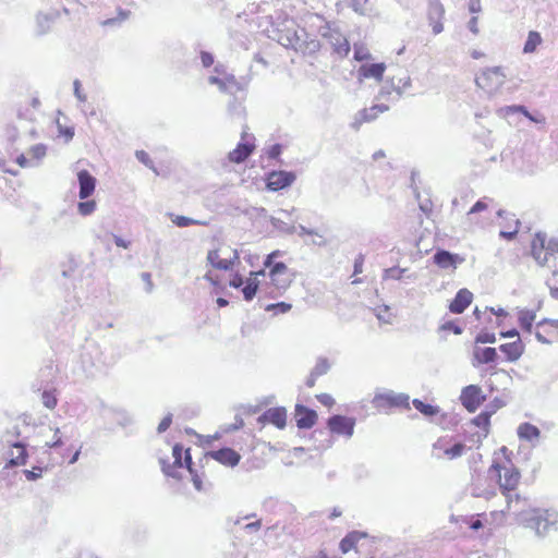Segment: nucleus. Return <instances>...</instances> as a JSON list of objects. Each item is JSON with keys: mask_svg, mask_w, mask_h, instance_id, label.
I'll list each match as a JSON object with an SVG mask.
<instances>
[{"mask_svg": "<svg viewBox=\"0 0 558 558\" xmlns=\"http://www.w3.org/2000/svg\"><path fill=\"white\" fill-rule=\"evenodd\" d=\"M508 465L498 461H493L487 470V476L496 482L500 493L506 498L507 509L511 510L513 506L527 504V498L517 493L521 483V472L515 468L510 458H507Z\"/></svg>", "mask_w": 558, "mask_h": 558, "instance_id": "1", "label": "nucleus"}, {"mask_svg": "<svg viewBox=\"0 0 558 558\" xmlns=\"http://www.w3.org/2000/svg\"><path fill=\"white\" fill-rule=\"evenodd\" d=\"M283 255V251L275 250L267 254L264 259V269H268L266 272L269 280L267 288L270 289V293H284L296 278V271L290 269L283 262L278 260Z\"/></svg>", "mask_w": 558, "mask_h": 558, "instance_id": "2", "label": "nucleus"}, {"mask_svg": "<svg viewBox=\"0 0 558 558\" xmlns=\"http://www.w3.org/2000/svg\"><path fill=\"white\" fill-rule=\"evenodd\" d=\"M172 463L162 462V471L166 475L172 477H179V470L186 468L192 476L193 484L197 490L203 489V477L205 476L204 472L198 474V472L193 468L192 457L190 449H186L183 454V448L181 445L177 444L172 448Z\"/></svg>", "mask_w": 558, "mask_h": 558, "instance_id": "3", "label": "nucleus"}, {"mask_svg": "<svg viewBox=\"0 0 558 558\" xmlns=\"http://www.w3.org/2000/svg\"><path fill=\"white\" fill-rule=\"evenodd\" d=\"M339 548L342 554L355 550L359 554H368L369 556L366 558H383V556L378 555L376 541L368 534L360 531L348 533L340 541Z\"/></svg>", "mask_w": 558, "mask_h": 558, "instance_id": "4", "label": "nucleus"}, {"mask_svg": "<svg viewBox=\"0 0 558 558\" xmlns=\"http://www.w3.org/2000/svg\"><path fill=\"white\" fill-rule=\"evenodd\" d=\"M531 255L539 266H548L558 256V240L536 232L531 240Z\"/></svg>", "mask_w": 558, "mask_h": 558, "instance_id": "5", "label": "nucleus"}, {"mask_svg": "<svg viewBox=\"0 0 558 558\" xmlns=\"http://www.w3.org/2000/svg\"><path fill=\"white\" fill-rule=\"evenodd\" d=\"M373 408L378 412L388 413L393 409L410 410V397L405 393L392 391L379 392L372 399Z\"/></svg>", "mask_w": 558, "mask_h": 558, "instance_id": "6", "label": "nucleus"}, {"mask_svg": "<svg viewBox=\"0 0 558 558\" xmlns=\"http://www.w3.org/2000/svg\"><path fill=\"white\" fill-rule=\"evenodd\" d=\"M280 40L282 41V45L290 47L303 56H314L322 47L317 38L308 37L305 32H302V35H298L296 32H293L292 36L287 35L286 39L281 36Z\"/></svg>", "mask_w": 558, "mask_h": 558, "instance_id": "7", "label": "nucleus"}, {"mask_svg": "<svg viewBox=\"0 0 558 558\" xmlns=\"http://www.w3.org/2000/svg\"><path fill=\"white\" fill-rule=\"evenodd\" d=\"M506 75L501 68H488L483 70L475 78L477 87L487 94H494L505 84Z\"/></svg>", "mask_w": 558, "mask_h": 558, "instance_id": "8", "label": "nucleus"}, {"mask_svg": "<svg viewBox=\"0 0 558 558\" xmlns=\"http://www.w3.org/2000/svg\"><path fill=\"white\" fill-rule=\"evenodd\" d=\"M255 148L254 135L244 130L241 133V142L238 143L234 149L229 151L228 160L232 163H241L254 153Z\"/></svg>", "mask_w": 558, "mask_h": 558, "instance_id": "9", "label": "nucleus"}, {"mask_svg": "<svg viewBox=\"0 0 558 558\" xmlns=\"http://www.w3.org/2000/svg\"><path fill=\"white\" fill-rule=\"evenodd\" d=\"M207 260L215 269L228 271L240 263V256L236 251L223 254L221 248H216L208 252Z\"/></svg>", "mask_w": 558, "mask_h": 558, "instance_id": "10", "label": "nucleus"}, {"mask_svg": "<svg viewBox=\"0 0 558 558\" xmlns=\"http://www.w3.org/2000/svg\"><path fill=\"white\" fill-rule=\"evenodd\" d=\"M356 421L354 417L344 415H332L327 420V427L332 435L351 438L354 433Z\"/></svg>", "mask_w": 558, "mask_h": 558, "instance_id": "11", "label": "nucleus"}, {"mask_svg": "<svg viewBox=\"0 0 558 558\" xmlns=\"http://www.w3.org/2000/svg\"><path fill=\"white\" fill-rule=\"evenodd\" d=\"M485 400L486 396L477 385L464 387L460 395L461 404L470 413H474Z\"/></svg>", "mask_w": 558, "mask_h": 558, "instance_id": "12", "label": "nucleus"}, {"mask_svg": "<svg viewBox=\"0 0 558 558\" xmlns=\"http://www.w3.org/2000/svg\"><path fill=\"white\" fill-rule=\"evenodd\" d=\"M535 337L542 343L558 342V320L544 319L536 324Z\"/></svg>", "mask_w": 558, "mask_h": 558, "instance_id": "13", "label": "nucleus"}, {"mask_svg": "<svg viewBox=\"0 0 558 558\" xmlns=\"http://www.w3.org/2000/svg\"><path fill=\"white\" fill-rule=\"evenodd\" d=\"M445 8L439 0H433L428 4L427 21L433 34L438 35L444 31Z\"/></svg>", "mask_w": 558, "mask_h": 558, "instance_id": "14", "label": "nucleus"}, {"mask_svg": "<svg viewBox=\"0 0 558 558\" xmlns=\"http://www.w3.org/2000/svg\"><path fill=\"white\" fill-rule=\"evenodd\" d=\"M295 174L290 171H271L267 174L266 185L268 190L277 192L290 186L295 181Z\"/></svg>", "mask_w": 558, "mask_h": 558, "instance_id": "15", "label": "nucleus"}, {"mask_svg": "<svg viewBox=\"0 0 558 558\" xmlns=\"http://www.w3.org/2000/svg\"><path fill=\"white\" fill-rule=\"evenodd\" d=\"M498 216L500 217V236L506 240H513L520 229V220L515 216L507 210H499Z\"/></svg>", "mask_w": 558, "mask_h": 558, "instance_id": "16", "label": "nucleus"}, {"mask_svg": "<svg viewBox=\"0 0 558 558\" xmlns=\"http://www.w3.org/2000/svg\"><path fill=\"white\" fill-rule=\"evenodd\" d=\"M205 459H213L222 465L234 468L239 464L241 456L239 452L231 448H221L218 450L209 451L205 454Z\"/></svg>", "mask_w": 558, "mask_h": 558, "instance_id": "17", "label": "nucleus"}, {"mask_svg": "<svg viewBox=\"0 0 558 558\" xmlns=\"http://www.w3.org/2000/svg\"><path fill=\"white\" fill-rule=\"evenodd\" d=\"M294 417L300 429L312 428L318 420L316 411L301 404L295 405Z\"/></svg>", "mask_w": 558, "mask_h": 558, "instance_id": "18", "label": "nucleus"}, {"mask_svg": "<svg viewBox=\"0 0 558 558\" xmlns=\"http://www.w3.org/2000/svg\"><path fill=\"white\" fill-rule=\"evenodd\" d=\"M259 277L265 278L266 277V270L259 269L256 271H251L250 276L244 280V286L242 288L243 296L246 301H251L256 295L260 280Z\"/></svg>", "mask_w": 558, "mask_h": 558, "instance_id": "19", "label": "nucleus"}, {"mask_svg": "<svg viewBox=\"0 0 558 558\" xmlns=\"http://www.w3.org/2000/svg\"><path fill=\"white\" fill-rule=\"evenodd\" d=\"M40 101L37 97H26L17 105V117L20 120L34 121L35 112L38 110Z\"/></svg>", "mask_w": 558, "mask_h": 558, "instance_id": "20", "label": "nucleus"}, {"mask_svg": "<svg viewBox=\"0 0 558 558\" xmlns=\"http://www.w3.org/2000/svg\"><path fill=\"white\" fill-rule=\"evenodd\" d=\"M473 293L463 288L460 289L449 304V311L453 314H462L472 303Z\"/></svg>", "mask_w": 558, "mask_h": 558, "instance_id": "21", "label": "nucleus"}, {"mask_svg": "<svg viewBox=\"0 0 558 558\" xmlns=\"http://www.w3.org/2000/svg\"><path fill=\"white\" fill-rule=\"evenodd\" d=\"M434 263L442 269H456L458 264L464 262L463 257H460L458 254H452L445 250H439L435 253Z\"/></svg>", "mask_w": 558, "mask_h": 558, "instance_id": "22", "label": "nucleus"}, {"mask_svg": "<svg viewBox=\"0 0 558 558\" xmlns=\"http://www.w3.org/2000/svg\"><path fill=\"white\" fill-rule=\"evenodd\" d=\"M386 68L384 62L365 63L359 68V76L361 78H375L377 82H381Z\"/></svg>", "mask_w": 558, "mask_h": 558, "instance_id": "23", "label": "nucleus"}, {"mask_svg": "<svg viewBox=\"0 0 558 558\" xmlns=\"http://www.w3.org/2000/svg\"><path fill=\"white\" fill-rule=\"evenodd\" d=\"M27 451L24 445L15 442L8 452L7 468L24 465L27 460Z\"/></svg>", "mask_w": 558, "mask_h": 558, "instance_id": "24", "label": "nucleus"}, {"mask_svg": "<svg viewBox=\"0 0 558 558\" xmlns=\"http://www.w3.org/2000/svg\"><path fill=\"white\" fill-rule=\"evenodd\" d=\"M524 343L520 338L499 347V350L506 355V359L509 362L518 361L524 353Z\"/></svg>", "mask_w": 558, "mask_h": 558, "instance_id": "25", "label": "nucleus"}, {"mask_svg": "<svg viewBox=\"0 0 558 558\" xmlns=\"http://www.w3.org/2000/svg\"><path fill=\"white\" fill-rule=\"evenodd\" d=\"M77 178L80 183V198L85 199L94 193L96 180L87 170H81L77 173Z\"/></svg>", "mask_w": 558, "mask_h": 558, "instance_id": "26", "label": "nucleus"}, {"mask_svg": "<svg viewBox=\"0 0 558 558\" xmlns=\"http://www.w3.org/2000/svg\"><path fill=\"white\" fill-rule=\"evenodd\" d=\"M260 420L283 428L287 424V411L283 408H271L262 415Z\"/></svg>", "mask_w": 558, "mask_h": 558, "instance_id": "27", "label": "nucleus"}, {"mask_svg": "<svg viewBox=\"0 0 558 558\" xmlns=\"http://www.w3.org/2000/svg\"><path fill=\"white\" fill-rule=\"evenodd\" d=\"M473 495L485 499H490L496 496V489L494 485H486V477L477 476L472 484Z\"/></svg>", "mask_w": 558, "mask_h": 558, "instance_id": "28", "label": "nucleus"}, {"mask_svg": "<svg viewBox=\"0 0 558 558\" xmlns=\"http://www.w3.org/2000/svg\"><path fill=\"white\" fill-rule=\"evenodd\" d=\"M434 447L435 449L441 450L444 456L450 460L461 457L465 451L464 444L456 442L451 447H446L444 439H438Z\"/></svg>", "mask_w": 558, "mask_h": 558, "instance_id": "29", "label": "nucleus"}, {"mask_svg": "<svg viewBox=\"0 0 558 558\" xmlns=\"http://www.w3.org/2000/svg\"><path fill=\"white\" fill-rule=\"evenodd\" d=\"M387 105H374L369 108H365L360 112V122H371L378 118L379 114L388 111Z\"/></svg>", "mask_w": 558, "mask_h": 558, "instance_id": "30", "label": "nucleus"}, {"mask_svg": "<svg viewBox=\"0 0 558 558\" xmlns=\"http://www.w3.org/2000/svg\"><path fill=\"white\" fill-rule=\"evenodd\" d=\"M518 436L524 440H534L539 437V429L531 423H522L518 427Z\"/></svg>", "mask_w": 558, "mask_h": 558, "instance_id": "31", "label": "nucleus"}, {"mask_svg": "<svg viewBox=\"0 0 558 558\" xmlns=\"http://www.w3.org/2000/svg\"><path fill=\"white\" fill-rule=\"evenodd\" d=\"M412 404L421 414H423L426 417L436 416L440 412V409L438 405H435L432 403H426L420 399H414L412 401Z\"/></svg>", "mask_w": 558, "mask_h": 558, "instance_id": "32", "label": "nucleus"}, {"mask_svg": "<svg viewBox=\"0 0 558 558\" xmlns=\"http://www.w3.org/2000/svg\"><path fill=\"white\" fill-rule=\"evenodd\" d=\"M474 356L478 363L487 364L497 359V351L495 348H478L474 351Z\"/></svg>", "mask_w": 558, "mask_h": 558, "instance_id": "33", "label": "nucleus"}, {"mask_svg": "<svg viewBox=\"0 0 558 558\" xmlns=\"http://www.w3.org/2000/svg\"><path fill=\"white\" fill-rule=\"evenodd\" d=\"M542 37L538 32L531 31L527 35V39L525 41L523 51L526 53H532L536 50V48L541 45Z\"/></svg>", "mask_w": 558, "mask_h": 558, "instance_id": "34", "label": "nucleus"}, {"mask_svg": "<svg viewBox=\"0 0 558 558\" xmlns=\"http://www.w3.org/2000/svg\"><path fill=\"white\" fill-rule=\"evenodd\" d=\"M332 45H333V52L338 57L344 58L349 54L350 44L345 37H343V36L336 37V41Z\"/></svg>", "mask_w": 558, "mask_h": 558, "instance_id": "35", "label": "nucleus"}, {"mask_svg": "<svg viewBox=\"0 0 558 558\" xmlns=\"http://www.w3.org/2000/svg\"><path fill=\"white\" fill-rule=\"evenodd\" d=\"M438 331L442 336H447L449 333L460 335L462 332V328L458 324V320H446L438 327Z\"/></svg>", "mask_w": 558, "mask_h": 558, "instance_id": "36", "label": "nucleus"}, {"mask_svg": "<svg viewBox=\"0 0 558 558\" xmlns=\"http://www.w3.org/2000/svg\"><path fill=\"white\" fill-rule=\"evenodd\" d=\"M472 423L482 428L484 434L487 435L488 432H489V426H490V413L488 412H481L478 415H476Z\"/></svg>", "mask_w": 558, "mask_h": 558, "instance_id": "37", "label": "nucleus"}, {"mask_svg": "<svg viewBox=\"0 0 558 558\" xmlns=\"http://www.w3.org/2000/svg\"><path fill=\"white\" fill-rule=\"evenodd\" d=\"M41 400L46 408L53 410L58 403L56 390H45L41 395Z\"/></svg>", "mask_w": 558, "mask_h": 558, "instance_id": "38", "label": "nucleus"}, {"mask_svg": "<svg viewBox=\"0 0 558 558\" xmlns=\"http://www.w3.org/2000/svg\"><path fill=\"white\" fill-rule=\"evenodd\" d=\"M46 153L47 147L44 144H37L33 146L28 151L31 159L36 161L41 160L46 156Z\"/></svg>", "mask_w": 558, "mask_h": 558, "instance_id": "39", "label": "nucleus"}, {"mask_svg": "<svg viewBox=\"0 0 558 558\" xmlns=\"http://www.w3.org/2000/svg\"><path fill=\"white\" fill-rule=\"evenodd\" d=\"M96 208V202L95 201H86V202H80L77 205L78 213L82 216L90 215Z\"/></svg>", "mask_w": 558, "mask_h": 558, "instance_id": "40", "label": "nucleus"}, {"mask_svg": "<svg viewBox=\"0 0 558 558\" xmlns=\"http://www.w3.org/2000/svg\"><path fill=\"white\" fill-rule=\"evenodd\" d=\"M487 209L488 204L484 199L477 201L468 211V218L472 220V216H474L477 213L486 211Z\"/></svg>", "mask_w": 558, "mask_h": 558, "instance_id": "41", "label": "nucleus"}, {"mask_svg": "<svg viewBox=\"0 0 558 558\" xmlns=\"http://www.w3.org/2000/svg\"><path fill=\"white\" fill-rule=\"evenodd\" d=\"M292 308V305L290 303L286 302H279L275 304H269L266 306V311L270 312L274 311L276 313H288Z\"/></svg>", "mask_w": 558, "mask_h": 558, "instance_id": "42", "label": "nucleus"}, {"mask_svg": "<svg viewBox=\"0 0 558 558\" xmlns=\"http://www.w3.org/2000/svg\"><path fill=\"white\" fill-rule=\"evenodd\" d=\"M534 315L529 312L522 313L519 317L520 326L526 330H531Z\"/></svg>", "mask_w": 558, "mask_h": 558, "instance_id": "43", "label": "nucleus"}, {"mask_svg": "<svg viewBox=\"0 0 558 558\" xmlns=\"http://www.w3.org/2000/svg\"><path fill=\"white\" fill-rule=\"evenodd\" d=\"M328 369L329 363L327 362V360H319L312 372L318 377H320L325 375L328 372Z\"/></svg>", "mask_w": 558, "mask_h": 558, "instance_id": "44", "label": "nucleus"}, {"mask_svg": "<svg viewBox=\"0 0 558 558\" xmlns=\"http://www.w3.org/2000/svg\"><path fill=\"white\" fill-rule=\"evenodd\" d=\"M172 222L178 227H189L195 223V221L189 217L185 216H174L172 218Z\"/></svg>", "mask_w": 558, "mask_h": 558, "instance_id": "45", "label": "nucleus"}, {"mask_svg": "<svg viewBox=\"0 0 558 558\" xmlns=\"http://www.w3.org/2000/svg\"><path fill=\"white\" fill-rule=\"evenodd\" d=\"M316 399L325 407L332 408L335 405V399L329 393L316 395Z\"/></svg>", "mask_w": 558, "mask_h": 558, "instance_id": "46", "label": "nucleus"}, {"mask_svg": "<svg viewBox=\"0 0 558 558\" xmlns=\"http://www.w3.org/2000/svg\"><path fill=\"white\" fill-rule=\"evenodd\" d=\"M24 474L28 481H35L41 476L43 468L38 466V468H33L32 470H25Z\"/></svg>", "mask_w": 558, "mask_h": 558, "instance_id": "47", "label": "nucleus"}, {"mask_svg": "<svg viewBox=\"0 0 558 558\" xmlns=\"http://www.w3.org/2000/svg\"><path fill=\"white\" fill-rule=\"evenodd\" d=\"M63 445L62 437L59 428L56 429L53 439L51 441H46V447L48 448H57Z\"/></svg>", "mask_w": 558, "mask_h": 558, "instance_id": "48", "label": "nucleus"}, {"mask_svg": "<svg viewBox=\"0 0 558 558\" xmlns=\"http://www.w3.org/2000/svg\"><path fill=\"white\" fill-rule=\"evenodd\" d=\"M495 341H496L495 335L494 333H489V332H483V333H480L476 337V342L494 343Z\"/></svg>", "mask_w": 558, "mask_h": 558, "instance_id": "49", "label": "nucleus"}, {"mask_svg": "<svg viewBox=\"0 0 558 558\" xmlns=\"http://www.w3.org/2000/svg\"><path fill=\"white\" fill-rule=\"evenodd\" d=\"M229 286L235 289L241 288L244 286V279L240 274H234L229 281Z\"/></svg>", "mask_w": 558, "mask_h": 558, "instance_id": "50", "label": "nucleus"}, {"mask_svg": "<svg viewBox=\"0 0 558 558\" xmlns=\"http://www.w3.org/2000/svg\"><path fill=\"white\" fill-rule=\"evenodd\" d=\"M171 423H172V416L170 414L165 416L158 425V428H157L158 432L159 433L166 432L170 427Z\"/></svg>", "mask_w": 558, "mask_h": 558, "instance_id": "51", "label": "nucleus"}, {"mask_svg": "<svg viewBox=\"0 0 558 558\" xmlns=\"http://www.w3.org/2000/svg\"><path fill=\"white\" fill-rule=\"evenodd\" d=\"M201 60H202V63L205 68H209L213 65L214 63V57L211 53L207 52V51H202L201 53Z\"/></svg>", "mask_w": 558, "mask_h": 558, "instance_id": "52", "label": "nucleus"}, {"mask_svg": "<svg viewBox=\"0 0 558 558\" xmlns=\"http://www.w3.org/2000/svg\"><path fill=\"white\" fill-rule=\"evenodd\" d=\"M281 154V146L279 144L272 145L268 150L269 158H277Z\"/></svg>", "mask_w": 558, "mask_h": 558, "instance_id": "53", "label": "nucleus"}, {"mask_svg": "<svg viewBox=\"0 0 558 558\" xmlns=\"http://www.w3.org/2000/svg\"><path fill=\"white\" fill-rule=\"evenodd\" d=\"M364 258L359 256L354 262V275L361 274L363 270Z\"/></svg>", "mask_w": 558, "mask_h": 558, "instance_id": "54", "label": "nucleus"}, {"mask_svg": "<svg viewBox=\"0 0 558 558\" xmlns=\"http://www.w3.org/2000/svg\"><path fill=\"white\" fill-rule=\"evenodd\" d=\"M469 9L472 13H477L481 11V0H470Z\"/></svg>", "mask_w": 558, "mask_h": 558, "instance_id": "55", "label": "nucleus"}, {"mask_svg": "<svg viewBox=\"0 0 558 558\" xmlns=\"http://www.w3.org/2000/svg\"><path fill=\"white\" fill-rule=\"evenodd\" d=\"M500 336L502 338H515V339L520 338L519 332H518L517 329H511V330H508V331H501Z\"/></svg>", "mask_w": 558, "mask_h": 558, "instance_id": "56", "label": "nucleus"}, {"mask_svg": "<svg viewBox=\"0 0 558 558\" xmlns=\"http://www.w3.org/2000/svg\"><path fill=\"white\" fill-rule=\"evenodd\" d=\"M477 23H478V19L476 16H473L470 22H469V28L470 31L473 33V34H477L478 33V27H477Z\"/></svg>", "mask_w": 558, "mask_h": 558, "instance_id": "57", "label": "nucleus"}, {"mask_svg": "<svg viewBox=\"0 0 558 558\" xmlns=\"http://www.w3.org/2000/svg\"><path fill=\"white\" fill-rule=\"evenodd\" d=\"M317 379H318V376L315 375L313 372H311L310 376L306 378L305 384L308 388H313L315 386Z\"/></svg>", "mask_w": 558, "mask_h": 558, "instance_id": "58", "label": "nucleus"}, {"mask_svg": "<svg viewBox=\"0 0 558 558\" xmlns=\"http://www.w3.org/2000/svg\"><path fill=\"white\" fill-rule=\"evenodd\" d=\"M16 163H17L21 168H26V167L31 166L29 160H28L24 155H20V156L16 158Z\"/></svg>", "mask_w": 558, "mask_h": 558, "instance_id": "59", "label": "nucleus"}, {"mask_svg": "<svg viewBox=\"0 0 558 558\" xmlns=\"http://www.w3.org/2000/svg\"><path fill=\"white\" fill-rule=\"evenodd\" d=\"M114 243L117 244V246L123 247V248H128L130 246V242L125 241L124 239H122L120 236H114Z\"/></svg>", "mask_w": 558, "mask_h": 558, "instance_id": "60", "label": "nucleus"}, {"mask_svg": "<svg viewBox=\"0 0 558 558\" xmlns=\"http://www.w3.org/2000/svg\"><path fill=\"white\" fill-rule=\"evenodd\" d=\"M142 279L146 282L148 290L153 289L151 275L149 272L142 274Z\"/></svg>", "mask_w": 558, "mask_h": 558, "instance_id": "61", "label": "nucleus"}, {"mask_svg": "<svg viewBox=\"0 0 558 558\" xmlns=\"http://www.w3.org/2000/svg\"><path fill=\"white\" fill-rule=\"evenodd\" d=\"M136 157L144 163H147L149 161L148 154L144 150L136 151Z\"/></svg>", "mask_w": 558, "mask_h": 558, "instance_id": "62", "label": "nucleus"}, {"mask_svg": "<svg viewBox=\"0 0 558 558\" xmlns=\"http://www.w3.org/2000/svg\"><path fill=\"white\" fill-rule=\"evenodd\" d=\"M307 558H332V557H330V556L326 553V550H323V549H322V550H318L317 553H315V554L311 555V556H310V557H307Z\"/></svg>", "mask_w": 558, "mask_h": 558, "instance_id": "63", "label": "nucleus"}, {"mask_svg": "<svg viewBox=\"0 0 558 558\" xmlns=\"http://www.w3.org/2000/svg\"><path fill=\"white\" fill-rule=\"evenodd\" d=\"M341 514H342V511L339 508H333L329 514V519L333 520L336 518H339Z\"/></svg>", "mask_w": 558, "mask_h": 558, "instance_id": "64", "label": "nucleus"}]
</instances>
